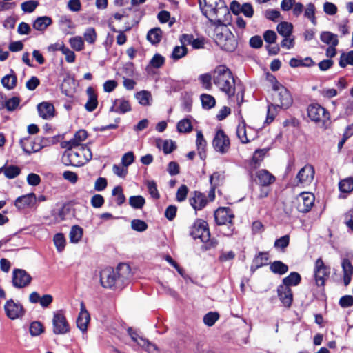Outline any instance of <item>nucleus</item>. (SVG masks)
Instances as JSON below:
<instances>
[{"mask_svg":"<svg viewBox=\"0 0 353 353\" xmlns=\"http://www.w3.org/2000/svg\"><path fill=\"white\" fill-rule=\"evenodd\" d=\"M203 15L216 26H225L231 18L230 11L223 0H199Z\"/></svg>","mask_w":353,"mask_h":353,"instance_id":"nucleus-1","label":"nucleus"},{"mask_svg":"<svg viewBox=\"0 0 353 353\" xmlns=\"http://www.w3.org/2000/svg\"><path fill=\"white\" fill-rule=\"evenodd\" d=\"M130 276V266L126 263H120L115 270L112 268L103 269L100 274V281L105 288H121Z\"/></svg>","mask_w":353,"mask_h":353,"instance_id":"nucleus-2","label":"nucleus"},{"mask_svg":"<svg viewBox=\"0 0 353 353\" xmlns=\"http://www.w3.org/2000/svg\"><path fill=\"white\" fill-rule=\"evenodd\" d=\"M214 85L228 97L235 93V81L230 70L225 65H218L213 71Z\"/></svg>","mask_w":353,"mask_h":353,"instance_id":"nucleus-3","label":"nucleus"},{"mask_svg":"<svg viewBox=\"0 0 353 353\" xmlns=\"http://www.w3.org/2000/svg\"><path fill=\"white\" fill-rule=\"evenodd\" d=\"M67 148L66 157L69 161V164L73 166H81L90 161L92 157L91 150L86 145L70 147Z\"/></svg>","mask_w":353,"mask_h":353,"instance_id":"nucleus-4","label":"nucleus"},{"mask_svg":"<svg viewBox=\"0 0 353 353\" xmlns=\"http://www.w3.org/2000/svg\"><path fill=\"white\" fill-rule=\"evenodd\" d=\"M224 28L221 32H217L214 37L216 45L223 50L233 52L236 46L237 42L234 35L223 26Z\"/></svg>","mask_w":353,"mask_h":353,"instance_id":"nucleus-5","label":"nucleus"},{"mask_svg":"<svg viewBox=\"0 0 353 353\" xmlns=\"http://www.w3.org/2000/svg\"><path fill=\"white\" fill-rule=\"evenodd\" d=\"M275 87L272 94V103L278 105L279 108L288 109L293 103L290 92L283 85Z\"/></svg>","mask_w":353,"mask_h":353,"instance_id":"nucleus-6","label":"nucleus"},{"mask_svg":"<svg viewBox=\"0 0 353 353\" xmlns=\"http://www.w3.org/2000/svg\"><path fill=\"white\" fill-rule=\"evenodd\" d=\"M190 234L193 239H199L201 242L207 243L210 238L208 225L206 221L197 219L190 228Z\"/></svg>","mask_w":353,"mask_h":353,"instance_id":"nucleus-7","label":"nucleus"},{"mask_svg":"<svg viewBox=\"0 0 353 353\" xmlns=\"http://www.w3.org/2000/svg\"><path fill=\"white\" fill-rule=\"evenodd\" d=\"M234 217V214L229 208H219L214 212V219L218 225L230 224V226L228 228V232L225 233L227 236H230L232 234L234 228L232 223Z\"/></svg>","mask_w":353,"mask_h":353,"instance_id":"nucleus-8","label":"nucleus"},{"mask_svg":"<svg viewBox=\"0 0 353 353\" xmlns=\"http://www.w3.org/2000/svg\"><path fill=\"white\" fill-rule=\"evenodd\" d=\"M315 201L314 195L310 192H302L293 201L297 211L302 213L309 212Z\"/></svg>","mask_w":353,"mask_h":353,"instance_id":"nucleus-9","label":"nucleus"},{"mask_svg":"<svg viewBox=\"0 0 353 353\" xmlns=\"http://www.w3.org/2000/svg\"><path fill=\"white\" fill-rule=\"evenodd\" d=\"M330 274V268L325 265L321 258H319L315 261L314 268V275L316 285L324 286Z\"/></svg>","mask_w":353,"mask_h":353,"instance_id":"nucleus-10","label":"nucleus"},{"mask_svg":"<svg viewBox=\"0 0 353 353\" xmlns=\"http://www.w3.org/2000/svg\"><path fill=\"white\" fill-rule=\"evenodd\" d=\"M43 138L37 137L33 138L31 137L21 139L19 143L23 150L27 154H31L39 152L44 145L43 144Z\"/></svg>","mask_w":353,"mask_h":353,"instance_id":"nucleus-11","label":"nucleus"},{"mask_svg":"<svg viewBox=\"0 0 353 353\" xmlns=\"http://www.w3.org/2000/svg\"><path fill=\"white\" fill-rule=\"evenodd\" d=\"M52 330L53 333L57 335H63L70 332L69 323L61 311L54 313Z\"/></svg>","mask_w":353,"mask_h":353,"instance_id":"nucleus-12","label":"nucleus"},{"mask_svg":"<svg viewBox=\"0 0 353 353\" xmlns=\"http://www.w3.org/2000/svg\"><path fill=\"white\" fill-rule=\"evenodd\" d=\"M212 145L214 150L223 154L227 153L230 148V141L228 137L222 129H219L213 139Z\"/></svg>","mask_w":353,"mask_h":353,"instance_id":"nucleus-13","label":"nucleus"},{"mask_svg":"<svg viewBox=\"0 0 353 353\" xmlns=\"http://www.w3.org/2000/svg\"><path fill=\"white\" fill-rule=\"evenodd\" d=\"M307 115L314 122L325 121L329 119V112L318 103L310 104L307 108Z\"/></svg>","mask_w":353,"mask_h":353,"instance_id":"nucleus-14","label":"nucleus"},{"mask_svg":"<svg viewBox=\"0 0 353 353\" xmlns=\"http://www.w3.org/2000/svg\"><path fill=\"white\" fill-rule=\"evenodd\" d=\"M32 281V276L24 270L15 269L12 272V282L16 288H23L28 286Z\"/></svg>","mask_w":353,"mask_h":353,"instance_id":"nucleus-15","label":"nucleus"},{"mask_svg":"<svg viewBox=\"0 0 353 353\" xmlns=\"http://www.w3.org/2000/svg\"><path fill=\"white\" fill-rule=\"evenodd\" d=\"M4 309L7 316L12 320L20 318L24 314L23 306L12 299L8 300L6 303Z\"/></svg>","mask_w":353,"mask_h":353,"instance_id":"nucleus-16","label":"nucleus"},{"mask_svg":"<svg viewBox=\"0 0 353 353\" xmlns=\"http://www.w3.org/2000/svg\"><path fill=\"white\" fill-rule=\"evenodd\" d=\"M128 334L130 336L131 340L135 343L138 346L145 350L148 352H152L156 350V346L152 344L148 340L140 336L132 328L128 329Z\"/></svg>","mask_w":353,"mask_h":353,"instance_id":"nucleus-17","label":"nucleus"},{"mask_svg":"<svg viewBox=\"0 0 353 353\" xmlns=\"http://www.w3.org/2000/svg\"><path fill=\"white\" fill-rule=\"evenodd\" d=\"M314 176V169L311 165H306L302 168L296 175V180L299 184H309Z\"/></svg>","mask_w":353,"mask_h":353,"instance_id":"nucleus-18","label":"nucleus"},{"mask_svg":"<svg viewBox=\"0 0 353 353\" xmlns=\"http://www.w3.org/2000/svg\"><path fill=\"white\" fill-rule=\"evenodd\" d=\"M90 321V314L83 302L80 303V312L77 319V326L83 332H85Z\"/></svg>","mask_w":353,"mask_h":353,"instance_id":"nucleus-19","label":"nucleus"},{"mask_svg":"<svg viewBox=\"0 0 353 353\" xmlns=\"http://www.w3.org/2000/svg\"><path fill=\"white\" fill-rule=\"evenodd\" d=\"M37 202V197L34 193L27 194L16 199L14 205L19 210L26 208H31Z\"/></svg>","mask_w":353,"mask_h":353,"instance_id":"nucleus-20","label":"nucleus"},{"mask_svg":"<svg viewBox=\"0 0 353 353\" xmlns=\"http://www.w3.org/2000/svg\"><path fill=\"white\" fill-rule=\"evenodd\" d=\"M39 115L43 119H51L54 117V107L52 103L47 101L41 102L37 105Z\"/></svg>","mask_w":353,"mask_h":353,"instance_id":"nucleus-21","label":"nucleus"},{"mask_svg":"<svg viewBox=\"0 0 353 353\" xmlns=\"http://www.w3.org/2000/svg\"><path fill=\"white\" fill-rule=\"evenodd\" d=\"M278 296L284 306L290 307L292 302L293 295L290 288L280 285L277 288Z\"/></svg>","mask_w":353,"mask_h":353,"instance_id":"nucleus-22","label":"nucleus"},{"mask_svg":"<svg viewBox=\"0 0 353 353\" xmlns=\"http://www.w3.org/2000/svg\"><path fill=\"white\" fill-rule=\"evenodd\" d=\"M131 110V105L129 101L120 98L113 101L112 105L110 108V112L119 114H125Z\"/></svg>","mask_w":353,"mask_h":353,"instance_id":"nucleus-23","label":"nucleus"},{"mask_svg":"<svg viewBox=\"0 0 353 353\" xmlns=\"http://www.w3.org/2000/svg\"><path fill=\"white\" fill-rule=\"evenodd\" d=\"M341 267L343 270V283L347 286L352 279L353 274V265L348 259L343 258L341 261Z\"/></svg>","mask_w":353,"mask_h":353,"instance_id":"nucleus-24","label":"nucleus"},{"mask_svg":"<svg viewBox=\"0 0 353 353\" xmlns=\"http://www.w3.org/2000/svg\"><path fill=\"white\" fill-rule=\"evenodd\" d=\"M189 202L195 210H199L205 206L207 199L204 194L199 192H194V196L190 198Z\"/></svg>","mask_w":353,"mask_h":353,"instance_id":"nucleus-25","label":"nucleus"},{"mask_svg":"<svg viewBox=\"0 0 353 353\" xmlns=\"http://www.w3.org/2000/svg\"><path fill=\"white\" fill-rule=\"evenodd\" d=\"M259 183L262 186H268L275 181V177L266 170H261L256 172Z\"/></svg>","mask_w":353,"mask_h":353,"instance_id":"nucleus-26","label":"nucleus"},{"mask_svg":"<svg viewBox=\"0 0 353 353\" xmlns=\"http://www.w3.org/2000/svg\"><path fill=\"white\" fill-rule=\"evenodd\" d=\"M88 100L85 105V108L88 112L94 111L98 105L97 96L92 87L88 88L86 90Z\"/></svg>","mask_w":353,"mask_h":353,"instance_id":"nucleus-27","label":"nucleus"},{"mask_svg":"<svg viewBox=\"0 0 353 353\" xmlns=\"http://www.w3.org/2000/svg\"><path fill=\"white\" fill-rule=\"evenodd\" d=\"M1 82L6 89L8 90H13L16 87L17 82V77L13 70H10V73L4 76L1 79Z\"/></svg>","mask_w":353,"mask_h":353,"instance_id":"nucleus-28","label":"nucleus"},{"mask_svg":"<svg viewBox=\"0 0 353 353\" xmlns=\"http://www.w3.org/2000/svg\"><path fill=\"white\" fill-rule=\"evenodd\" d=\"M268 261V254L267 252H259L254 258L251 265V270L255 271L258 268L266 265Z\"/></svg>","mask_w":353,"mask_h":353,"instance_id":"nucleus-29","label":"nucleus"},{"mask_svg":"<svg viewBox=\"0 0 353 353\" xmlns=\"http://www.w3.org/2000/svg\"><path fill=\"white\" fill-rule=\"evenodd\" d=\"M196 144L197 147L198 154L201 159H205L206 157L205 147L206 141L203 137L201 131H198L196 133Z\"/></svg>","mask_w":353,"mask_h":353,"instance_id":"nucleus-30","label":"nucleus"},{"mask_svg":"<svg viewBox=\"0 0 353 353\" xmlns=\"http://www.w3.org/2000/svg\"><path fill=\"white\" fill-rule=\"evenodd\" d=\"M88 137V133L84 130L77 131L72 139L66 143L70 147L81 146V143L83 141Z\"/></svg>","mask_w":353,"mask_h":353,"instance_id":"nucleus-31","label":"nucleus"},{"mask_svg":"<svg viewBox=\"0 0 353 353\" xmlns=\"http://www.w3.org/2000/svg\"><path fill=\"white\" fill-rule=\"evenodd\" d=\"M52 23V19L47 16L39 17L33 22V28L39 31L45 30Z\"/></svg>","mask_w":353,"mask_h":353,"instance_id":"nucleus-32","label":"nucleus"},{"mask_svg":"<svg viewBox=\"0 0 353 353\" xmlns=\"http://www.w3.org/2000/svg\"><path fill=\"white\" fill-rule=\"evenodd\" d=\"M320 39L322 42L330 46H337L339 40L337 35L329 31H324L321 33Z\"/></svg>","mask_w":353,"mask_h":353,"instance_id":"nucleus-33","label":"nucleus"},{"mask_svg":"<svg viewBox=\"0 0 353 353\" xmlns=\"http://www.w3.org/2000/svg\"><path fill=\"white\" fill-rule=\"evenodd\" d=\"M134 97L138 102L144 106L150 105L152 99L150 92L147 90L138 92Z\"/></svg>","mask_w":353,"mask_h":353,"instance_id":"nucleus-34","label":"nucleus"},{"mask_svg":"<svg viewBox=\"0 0 353 353\" xmlns=\"http://www.w3.org/2000/svg\"><path fill=\"white\" fill-rule=\"evenodd\" d=\"M301 280V275L298 272H292L283 279L282 285H287L288 288L290 286H296L300 283Z\"/></svg>","mask_w":353,"mask_h":353,"instance_id":"nucleus-35","label":"nucleus"},{"mask_svg":"<svg viewBox=\"0 0 353 353\" xmlns=\"http://www.w3.org/2000/svg\"><path fill=\"white\" fill-rule=\"evenodd\" d=\"M278 33L282 37H290L293 30V26L291 23L283 21L277 25Z\"/></svg>","mask_w":353,"mask_h":353,"instance_id":"nucleus-36","label":"nucleus"},{"mask_svg":"<svg viewBox=\"0 0 353 353\" xmlns=\"http://www.w3.org/2000/svg\"><path fill=\"white\" fill-rule=\"evenodd\" d=\"M0 172H3L8 179H14L20 174L21 170L17 165L3 166L0 168Z\"/></svg>","mask_w":353,"mask_h":353,"instance_id":"nucleus-37","label":"nucleus"},{"mask_svg":"<svg viewBox=\"0 0 353 353\" xmlns=\"http://www.w3.org/2000/svg\"><path fill=\"white\" fill-rule=\"evenodd\" d=\"M270 270L279 275H283L288 271V266L281 261H275L270 264Z\"/></svg>","mask_w":353,"mask_h":353,"instance_id":"nucleus-38","label":"nucleus"},{"mask_svg":"<svg viewBox=\"0 0 353 353\" xmlns=\"http://www.w3.org/2000/svg\"><path fill=\"white\" fill-rule=\"evenodd\" d=\"M162 37V32L160 28H154L149 30L147 34L148 40L152 44H157L160 42Z\"/></svg>","mask_w":353,"mask_h":353,"instance_id":"nucleus-39","label":"nucleus"},{"mask_svg":"<svg viewBox=\"0 0 353 353\" xmlns=\"http://www.w3.org/2000/svg\"><path fill=\"white\" fill-rule=\"evenodd\" d=\"M82 235L83 230L81 227L78 225L72 226L69 234L70 242L73 243H78L82 238Z\"/></svg>","mask_w":353,"mask_h":353,"instance_id":"nucleus-40","label":"nucleus"},{"mask_svg":"<svg viewBox=\"0 0 353 353\" xmlns=\"http://www.w3.org/2000/svg\"><path fill=\"white\" fill-rule=\"evenodd\" d=\"M339 64L341 68H345L347 65H353V50L343 52L340 56Z\"/></svg>","mask_w":353,"mask_h":353,"instance_id":"nucleus-41","label":"nucleus"},{"mask_svg":"<svg viewBox=\"0 0 353 353\" xmlns=\"http://www.w3.org/2000/svg\"><path fill=\"white\" fill-rule=\"evenodd\" d=\"M202 107L204 109L209 110L213 108L216 104V101L214 97L208 94H202L200 96Z\"/></svg>","mask_w":353,"mask_h":353,"instance_id":"nucleus-42","label":"nucleus"},{"mask_svg":"<svg viewBox=\"0 0 353 353\" xmlns=\"http://www.w3.org/2000/svg\"><path fill=\"white\" fill-rule=\"evenodd\" d=\"M145 203V200L142 196H132L129 198V204L134 209H141Z\"/></svg>","mask_w":353,"mask_h":353,"instance_id":"nucleus-43","label":"nucleus"},{"mask_svg":"<svg viewBox=\"0 0 353 353\" xmlns=\"http://www.w3.org/2000/svg\"><path fill=\"white\" fill-rule=\"evenodd\" d=\"M69 43L72 49L81 51L84 48L83 39L80 36H76L69 39Z\"/></svg>","mask_w":353,"mask_h":353,"instance_id":"nucleus-44","label":"nucleus"},{"mask_svg":"<svg viewBox=\"0 0 353 353\" xmlns=\"http://www.w3.org/2000/svg\"><path fill=\"white\" fill-rule=\"evenodd\" d=\"M339 190L342 192H350L353 190V178L350 177L341 180L339 184Z\"/></svg>","mask_w":353,"mask_h":353,"instance_id":"nucleus-45","label":"nucleus"},{"mask_svg":"<svg viewBox=\"0 0 353 353\" xmlns=\"http://www.w3.org/2000/svg\"><path fill=\"white\" fill-rule=\"evenodd\" d=\"M219 319V314L218 312H210L203 316V323L205 325L211 327L214 325Z\"/></svg>","mask_w":353,"mask_h":353,"instance_id":"nucleus-46","label":"nucleus"},{"mask_svg":"<svg viewBox=\"0 0 353 353\" xmlns=\"http://www.w3.org/2000/svg\"><path fill=\"white\" fill-rule=\"evenodd\" d=\"M54 243L59 252H61L65 246V239L63 234L57 233L53 238Z\"/></svg>","mask_w":353,"mask_h":353,"instance_id":"nucleus-47","label":"nucleus"},{"mask_svg":"<svg viewBox=\"0 0 353 353\" xmlns=\"http://www.w3.org/2000/svg\"><path fill=\"white\" fill-rule=\"evenodd\" d=\"M236 135L242 143H247L250 141L247 137L245 122H242L237 126Z\"/></svg>","mask_w":353,"mask_h":353,"instance_id":"nucleus-48","label":"nucleus"},{"mask_svg":"<svg viewBox=\"0 0 353 353\" xmlns=\"http://www.w3.org/2000/svg\"><path fill=\"white\" fill-rule=\"evenodd\" d=\"M20 99L19 97H13L2 103V107L6 108L8 111H14L19 106Z\"/></svg>","mask_w":353,"mask_h":353,"instance_id":"nucleus-49","label":"nucleus"},{"mask_svg":"<svg viewBox=\"0 0 353 353\" xmlns=\"http://www.w3.org/2000/svg\"><path fill=\"white\" fill-rule=\"evenodd\" d=\"M112 194L116 196V203L118 205H121L125 201V196L123 194L121 186H116L112 190Z\"/></svg>","mask_w":353,"mask_h":353,"instance_id":"nucleus-50","label":"nucleus"},{"mask_svg":"<svg viewBox=\"0 0 353 353\" xmlns=\"http://www.w3.org/2000/svg\"><path fill=\"white\" fill-rule=\"evenodd\" d=\"M304 16L309 19L313 25H316L317 21L315 17V6L313 3L307 5L306 9L304 12Z\"/></svg>","mask_w":353,"mask_h":353,"instance_id":"nucleus-51","label":"nucleus"},{"mask_svg":"<svg viewBox=\"0 0 353 353\" xmlns=\"http://www.w3.org/2000/svg\"><path fill=\"white\" fill-rule=\"evenodd\" d=\"M188 53V49L185 46H177L173 49L171 57L174 60H178L185 57Z\"/></svg>","mask_w":353,"mask_h":353,"instance_id":"nucleus-52","label":"nucleus"},{"mask_svg":"<svg viewBox=\"0 0 353 353\" xmlns=\"http://www.w3.org/2000/svg\"><path fill=\"white\" fill-rule=\"evenodd\" d=\"M158 146L163 150L165 154H170L176 148L175 142L172 140L162 141L161 143H158Z\"/></svg>","mask_w":353,"mask_h":353,"instance_id":"nucleus-53","label":"nucleus"},{"mask_svg":"<svg viewBox=\"0 0 353 353\" xmlns=\"http://www.w3.org/2000/svg\"><path fill=\"white\" fill-rule=\"evenodd\" d=\"M83 39L90 44H93L97 40V33L94 28H87L83 33Z\"/></svg>","mask_w":353,"mask_h":353,"instance_id":"nucleus-54","label":"nucleus"},{"mask_svg":"<svg viewBox=\"0 0 353 353\" xmlns=\"http://www.w3.org/2000/svg\"><path fill=\"white\" fill-rule=\"evenodd\" d=\"M38 6L39 2L37 1L30 0L23 2L21 8L24 12L31 13L35 10Z\"/></svg>","mask_w":353,"mask_h":353,"instance_id":"nucleus-55","label":"nucleus"},{"mask_svg":"<svg viewBox=\"0 0 353 353\" xmlns=\"http://www.w3.org/2000/svg\"><path fill=\"white\" fill-rule=\"evenodd\" d=\"M199 79L202 84V86L206 90H210L212 88V80H213V74H210L208 73L201 74L199 77Z\"/></svg>","mask_w":353,"mask_h":353,"instance_id":"nucleus-56","label":"nucleus"},{"mask_svg":"<svg viewBox=\"0 0 353 353\" xmlns=\"http://www.w3.org/2000/svg\"><path fill=\"white\" fill-rule=\"evenodd\" d=\"M224 179L223 173L219 172H214L210 177V182L214 190L216 186L219 185Z\"/></svg>","mask_w":353,"mask_h":353,"instance_id":"nucleus-57","label":"nucleus"},{"mask_svg":"<svg viewBox=\"0 0 353 353\" xmlns=\"http://www.w3.org/2000/svg\"><path fill=\"white\" fill-rule=\"evenodd\" d=\"M44 331L43 325L39 321H34L30 325V333L32 336H37Z\"/></svg>","mask_w":353,"mask_h":353,"instance_id":"nucleus-58","label":"nucleus"},{"mask_svg":"<svg viewBox=\"0 0 353 353\" xmlns=\"http://www.w3.org/2000/svg\"><path fill=\"white\" fill-rule=\"evenodd\" d=\"M278 105L270 103L268 105L267 118L266 123H270L274 119L278 112Z\"/></svg>","mask_w":353,"mask_h":353,"instance_id":"nucleus-59","label":"nucleus"},{"mask_svg":"<svg viewBox=\"0 0 353 353\" xmlns=\"http://www.w3.org/2000/svg\"><path fill=\"white\" fill-rule=\"evenodd\" d=\"M146 185L150 196L155 199H158L160 197V194L157 190L156 182L153 180L148 181L146 182Z\"/></svg>","mask_w":353,"mask_h":353,"instance_id":"nucleus-60","label":"nucleus"},{"mask_svg":"<svg viewBox=\"0 0 353 353\" xmlns=\"http://www.w3.org/2000/svg\"><path fill=\"white\" fill-rule=\"evenodd\" d=\"M177 129L180 132H190L192 129L190 121L188 119L181 120L177 124Z\"/></svg>","mask_w":353,"mask_h":353,"instance_id":"nucleus-61","label":"nucleus"},{"mask_svg":"<svg viewBox=\"0 0 353 353\" xmlns=\"http://www.w3.org/2000/svg\"><path fill=\"white\" fill-rule=\"evenodd\" d=\"M164 63L165 58L160 54H155L150 61V65L154 68H159Z\"/></svg>","mask_w":353,"mask_h":353,"instance_id":"nucleus-62","label":"nucleus"},{"mask_svg":"<svg viewBox=\"0 0 353 353\" xmlns=\"http://www.w3.org/2000/svg\"><path fill=\"white\" fill-rule=\"evenodd\" d=\"M131 227L135 231L143 232L147 229L148 225L142 220L134 219L131 222Z\"/></svg>","mask_w":353,"mask_h":353,"instance_id":"nucleus-63","label":"nucleus"},{"mask_svg":"<svg viewBox=\"0 0 353 353\" xmlns=\"http://www.w3.org/2000/svg\"><path fill=\"white\" fill-rule=\"evenodd\" d=\"M290 238L288 235H285L276 239L274 242V246L276 249L283 250L289 245Z\"/></svg>","mask_w":353,"mask_h":353,"instance_id":"nucleus-64","label":"nucleus"}]
</instances>
